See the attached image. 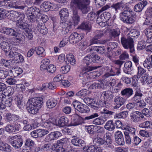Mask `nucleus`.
I'll use <instances>...</instances> for the list:
<instances>
[{
    "mask_svg": "<svg viewBox=\"0 0 152 152\" xmlns=\"http://www.w3.org/2000/svg\"><path fill=\"white\" fill-rule=\"evenodd\" d=\"M80 29L90 31L91 29V26L90 24L87 22H83L78 27Z\"/></svg>",
    "mask_w": 152,
    "mask_h": 152,
    "instance_id": "c756f323",
    "label": "nucleus"
},
{
    "mask_svg": "<svg viewBox=\"0 0 152 152\" xmlns=\"http://www.w3.org/2000/svg\"><path fill=\"white\" fill-rule=\"evenodd\" d=\"M87 94V90L85 89H82L78 92L76 95L79 96L84 97L86 96Z\"/></svg>",
    "mask_w": 152,
    "mask_h": 152,
    "instance_id": "603ef678",
    "label": "nucleus"
},
{
    "mask_svg": "<svg viewBox=\"0 0 152 152\" xmlns=\"http://www.w3.org/2000/svg\"><path fill=\"white\" fill-rule=\"evenodd\" d=\"M121 42L123 47L125 49H129L131 53H133L134 50V41L131 37L126 38L122 37L121 38Z\"/></svg>",
    "mask_w": 152,
    "mask_h": 152,
    "instance_id": "6e6552de",
    "label": "nucleus"
},
{
    "mask_svg": "<svg viewBox=\"0 0 152 152\" xmlns=\"http://www.w3.org/2000/svg\"><path fill=\"white\" fill-rule=\"evenodd\" d=\"M7 71L3 70H0V79H3L6 78L8 75Z\"/></svg>",
    "mask_w": 152,
    "mask_h": 152,
    "instance_id": "13d9d810",
    "label": "nucleus"
},
{
    "mask_svg": "<svg viewBox=\"0 0 152 152\" xmlns=\"http://www.w3.org/2000/svg\"><path fill=\"white\" fill-rule=\"evenodd\" d=\"M83 150L86 152H94L95 148L93 145L88 147V146H85L83 148Z\"/></svg>",
    "mask_w": 152,
    "mask_h": 152,
    "instance_id": "5fc2aeb1",
    "label": "nucleus"
},
{
    "mask_svg": "<svg viewBox=\"0 0 152 152\" xmlns=\"http://www.w3.org/2000/svg\"><path fill=\"white\" fill-rule=\"evenodd\" d=\"M152 58H146L144 61L143 65L144 67L149 69L152 67Z\"/></svg>",
    "mask_w": 152,
    "mask_h": 152,
    "instance_id": "f704fd0d",
    "label": "nucleus"
},
{
    "mask_svg": "<svg viewBox=\"0 0 152 152\" xmlns=\"http://www.w3.org/2000/svg\"><path fill=\"white\" fill-rule=\"evenodd\" d=\"M132 66V63L131 61H129L126 62L124 65V72L128 74L131 73V68Z\"/></svg>",
    "mask_w": 152,
    "mask_h": 152,
    "instance_id": "bb28decb",
    "label": "nucleus"
},
{
    "mask_svg": "<svg viewBox=\"0 0 152 152\" xmlns=\"http://www.w3.org/2000/svg\"><path fill=\"white\" fill-rule=\"evenodd\" d=\"M100 58H84L82 61L86 64V66L83 67V71H85L86 72L97 69L98 67L90 66L88 65L92 63H101Z\"/></svg>",
    "mask_w": 152,
    "mask_h": 152,
    "instance_id": "423d86ee",
    "label": "nucleus"
},
{
    "mask_svg": "<svg viewBox=\"0 0 152 152\" xmlns=\"http://www.w3.org/2000/svg\"><path fill=\"white\" fill-rule=\"evenodd\" d=\"M28 26H27L28 27ZM27 28L25 29L26 30V32L25 33V35L27 38L29 40H32L33 38V35L32 34V32L31 31H30L29 30L27 29Z\"/></svg>",
    "mask_w": 152,
    "mask_h": 152,
    "instance_id": "4d7b16f0",
    "label": "nucleus"
},
{
    "mask_svg": "<svg viewBox=\"0 0 152 152\" xmlns=\"http://www.w3.org/2000/svg\"><path fill=\"white\" fill-rule=\"evenodd\" d=\"M56 67L55 65L50 64L48 66L47 71L50 73H53L56 71Z\"/></svg>",
    "mask_w": 152,
    "mask_h": 152,
    "instance_id": "3c124183",
    "label": "nucleus"
},
{
    "mask_svg": "<svg viewBox=\"0 0 152 152\" xmlns=\"http://www.w3.org/2000/svg\"><path fill=\"white\" fill-rule=\"evenodd\" d=\"M83 37L82 34L74 32L72 34L69 36V40L72 43H77L80 41Z\"/></svg>",
    "mask_w": 152,
    "mask_h": 152,
    "instance_id": "2eb2a0df",
    "label": "nucleus"
},
{
    "mask_svg": "<svg viewBox=\"0 0 152 152\" xmlns=\"http://www.w3.org/2000/svg\"><path fill=\"white\" fill-rule=\"evenodd\" d=\"M104 48L103 46H95L93 48V50L96 51L98 53L103 54L104 53Z\"/></svg>",
    "mask_w": 152,
    "mask_h": 152,
    "instance_id": "79ce46f5",
    "label": "nucleus"
},
{
    "mask_svg": "<svg viewBox=\"0 0 152 152\" xmlns=\"http://www.w3.org/2000/svg\"><path fill=\"white\" fill-rule=\"evenodd\" d=\"M132 137H133V139L132 142L135 146L138 145L142 141L140 138L136 135Z\"/></svg>",
    "mask_w": 152,
    "mask_h": 152,
    "instance_id": "a18cd8bd",
    "label": "nucleus"
},
{
    "mask_svg": "<svg viewBox=\"0 0 152 152\" xmlns=\"http://www.w3.org/2000/svg\"><path fill=\"white\" fill-rule=\"evenodd\" d=\"M19 119V117L15 115L7 113L6 115V119L7 121H15Z\"/></svg>",
    "mask_w": 152,
    "mask_h": 152,
    "instance_id": "2f4dec72",
    "label": "nucleus"
},
{
    "mask_svg": "<svg viewBox=\"0 0 152 152\" xmlns=\"http://www.w3.org/2000/svg\"><path fill=\"white\" fill-rule=\"evenodd\" d=\"M43 99L40 97H36L29 99L27 103V109L30 113L35 114L42 106Z\"/></svg>",
    "mask_w": 152,
    "mask_h": 152,
    "instance_id": "20e7f679",
    "label": "nucleus"
},
{
    "mask_svg": "<svg viewBox=\"0 0 152 152\" xmlns=\"http://www.w3.org/2000/svg\"><path fill=\"white\" fill-rule=\"evenodd\" d=\"M104 128L109 131H113L115 129V126L113 120L107 121L104 126Z\"/></svg>",
    "mask_w": 152,
    "mask_h": 152,
    "instance_id": "393cba45",
    "label": "nucleus"
},
{
    "mask_svg": "<svg viewBox=\"0 0 152 152\" xmlns=\"http://www.w3.org/2000/svg\"><path fill=\"white\" fill-rule=\"evenodd\" d=\"M125 102V100L122 97L120 96H115L114 99V109H116L119 108L123 105Z\"/></svg>",
    "mask_w": 152,
    "mask_h": 152,
    "instance_id": "ddd939ff",
    "label": "nucleus"
},
{
    "mask_svg": "<svg viewBox=\"0 0 152 152\" xmlns=\"http://www.w3.org/2000/svg\"><path fill=\"white\" fill-rule=\"evenodd\" d=\"M0 46L1 49L4 50L6 54V56H8L7 55V53L8 52V55L10 54L9 52V44L5 41H3L0 43Z\"/></svg>",
    "mask_w": 152,
    "mask_h": 152,
    "instance_id": "5701e85b",
    "label": "nucleus"
},
{
    "mask_svg": "<svg viewBox=\"0 0 152 152\" xmlns=\"http://www.w3.org/2000/svg\"><path fill=\"white\" fill-rule=\"evenodd\" d=\"M108 47L107 49L108 50H111L114 49L117 47V43L113 42H110L108 43Z\"/></svg>",
    "mask_w": 152,
    "mask_h": 152,
    "instance_id": "09e8293b",
    "label": "nucleus"
},
{
    "mask_svg": "<svg viewBox=\"0 0 152 152\" xmlns=\"http://www.w3.org/2000/svg\"><path fill=\"white\" fill-rule=\"evenodd\" d=\"M142 114L148 117H150L151 116V113L149 110L146 108H145L142 110Z\"/></svg>",
    "mask_w": 152,
    "mask_h": 152,
    "instance_id": "69168bd1",
    "label": "nucleus"
},
{
    "mask_svg": "<svg viewBox=\"0 0 152 152\" xmlns=\"http://www.w3.org/2000/svg\"><path fill=\"white\" fill-rule=\"evenodd\" d=\"M11 72H13L15 73V75L18 76L23 72V70L20 67L16 66L12 70H10Z\"/></svg>",
    "mask_w": 152,
    "mask_h": 152,
    "instance_id": "a19ab883",
    "label": "nucleus"
},
{
    "mask_svg": "<svg viewBox=\"0 0 152 152\" xmlns=\"http://www.w3.org/2000/svg\"><path fill=\"white\" fill-rule=\"evenodd\" d=\"M139 133L141 136L143 137H148L149 136V133L147 131L144 130H140Z\"/></svg>",
    "mask_w": 152,
    "mask_h": 152,
    "instance_id": "338daca9",
    "label": "nucleus"
},
{
    "mask_svg": "<svg viewBox=\"0 0 152 152\" xmlns=\"http://www.w3.org/2000/svg\"><path fill=\"white\" fill-rule=\"evenodd\" d=\"M145 42L143 41H141L138 42L137 45L138 50H141L145 48L146 46Z\"/></svg>",
    "mask_w": 152,
    "mask_h": 152,
    "instance_id": "774afa93",
    "label": "nucleus"
},
{
    "mask_svg": "<svg viewBox=\"0 0 152 152\" xmlns=\"http://www.w3.org/2000/svg\"><path fill=\"white\" fill-rule=\"evenodd\" d=\"M7 18L12 21L17 20L16 24L18 27L22 29L26 28L28 26L27 23L25 22V15L16 11H12L7 15Z\"/></svg>",
    "mask_w": 152,
    "mask_h": 152,
    "instance_id": "7ed1b4c3",
    "label": "nucleus"
},
{
    "mask_svg": "<svg viewBox=\"0 0 152 152\" xmlns=\"http://www.w3.org/2000/svg\"><path fill=\"white\" fill-rule=\"evenodd\" d=\"M89 0H71L70 4L73 11L72 19L75 25L79 23L80 18L78 15L77 8L80 10L83 14H87L90 11Z\"/></svg>",
    "mask_w": 152,
    "mask_h": 152,
    "instance_id": "f257e3e1",
    "label": "nucleus"
},
{
    "mask_svg": "<svg viewBox=\"0 0 152 152\" xmlns=\"http://www.w3.org/2000/svg\"><path fill=\"white\" fill-rule=\"evenodd\" d=\"M53 5V4L50 2L45 1L41 4V6L42 8H43V10L47 12L51 9Z\"/></svg>",
    "mask_w": 152,
    "mask_h": 152,
    "instance_id": "7c9ffc66",
    "label": "nucleus"
},
{
    "mask_svg": "<svg viewBox=\"0 0 152 152\" xmlns=\"http://www.w3.org/2000/svg\"><path fill=\"white\" fill-rule=\"evenodd\" d=\"M136 129L133 127H127L126 131L124 132L126 143L130 145L132 142V138L135 135Z\"/></svg>",
    "mask_w": 152,
    "mask_h": 152,
    "instance_id": "0eeeda50",
    "label": "nucleus"
},
{
    "mask_svg": "<svg viewBox=\"0 0 152 152\" xmlns=\"http://www.w3.org/2000/svg\"><path fill=\"white\" fill-rule=\"evenodd\" d=\"M144 33L148 38H152V28H146L144 30Z\"/></svg>",
    "mask_w": 152,
    "mask_h": 152,
    "instance_id": "de8ad7c7",
    "label": "nucleus"
},
{
    "mask_svg": "<svg viewBox=\"0 0 152 152\" xmlns=\"http://www.w3.org/2000/svg\"><path fill=\"white\" fill-rule=\"evenodd\" d=\"M27 17L28 20L31 22H34L37 20L36 15L30 12L27 13Z\"/></svg>",
    "mask_w": 152,
    "mask_h": 152,
    "instance_id": "c9c22d12",
    "label": "nucleus"
},
{
    "mask_svg": "<svg viewBox=\"0 0 152 152\" xmlns=\"http://www.w3.org/2000/svg\"><path fill=\"white\" fill-rule=\"evenodd\" d=\"M7 12V11L4 9H0V20L3 19L7 17V15L9 13Z\"/></svg>",
    "mask_w": 152,
    "mask_h": 152,
    "instance_id": "864d4df0",
    "label": "nucleus"
},
{
    "mask_svg": "<svg viewBox=\"0 0 152 152\" xmlns=\"http://www.w3.org/2000/svg\"><path fill=\"white\" fill-rule=\"evenodd\" d=\"M104 34L102 31L101 30L96 31L95 32V35L94 37L96 39H99L103 36Z\"/></svg>",
    "mask_w": 152,
    "mask_h": 152,
    "instance_id": "680f3d73",
    "label": "nucleus"
},
{
    "mask_svg": "<svg viewBox=\"0 0 152 152\" xmlns=\"http://www.w3.org/2000/svg\"><path fill=\"white\" fill-rule=\"evenodd\" d=\"M9 142L13 147L19 148L20 147L23 143V140L20 136L16 135L10 136L8 137Z\"/></svg>",
    "mask_w": 152,
    "mask_h": 152,
    "instance_id": "9d476101",
    "label": "nucleus"
},
{
    "mask_svg": "<svg viewBox=\"0 0 152 152\" xmlns=\"http://www.w3.org/2000/svg\"><path fill=\"white\" fill-rule=\"evenodd\" d=\"M99 116V115L97 113H95L92 114L90 116L85 117L84 118H82V119L84 121L86 120L89 121Z\"/></svg>",
    "mask_w": 152,
    "mask_h": 152,
    "instance_id": "49530a36",
    "label": "nucleus"
},
{
    "mask_svg": "<svg viewBox=\"0 0 152 152\" xmlns=\"http://www.w3.org/2000/svg\"><path fill=\"white\" fill-rule=\"evenodd\" d=\"M124 58H120L119 59L115 61L114 63L115 64L118 65L119 66V68L120 69L121 66L124 62Z\"/></svg>",
    "mask_w": 152,
    "mask_h": 152,
    "instance_id": "bf43d9fd",
    "label": "nucleus"
},
{
    "mask_svg": "<svg viewBox=\"0 0 152 152\" xmlns=\"http://www.w3.org/2000/svg\"><path fill=\"white\" fill-rule=\"evenodd\" d=\"M130 117L132 121L138 122L140 121L144 118V116L141 112L136 111L131 113Z\"/></svg>",
    "mask_w": 152,
    "mask_h": 152,
    "instance_id": "f8f14e48",
    "label": "nucleus"
},
{
    "mask_svg": "<svg viewBox=\"0 0 152 152\" xmlns=\"http://www.w3.org/2000/svg\"><path fill=\"white\" fill-rule=\"evenodd\" d=\"M28 12H30L35 15L37 16L38 14H40L42 13V11L39 9L35 7H32L29 8L28 9Z\"/></svg>",
    "mask_w": 152,
    "mask_h": 152,
    "instance_id": "473e14b6",
    "label": "nucleus"
},
{
    "mask_svg": "<svg viewBox=\"0 0 152 152\" xmlns=\"http://www.w3.org/2000/svg\"><path fill=\"white\" fill-rule=\"evenodd\" d=\"M113 96V93L110 91H107L103 92L102 94L101 98L103 97L105 100L111 99Z\"/></svg>",
    "mask_w": 152,
    "mask_h": 152,
    "instance_id": "cd10ccee",
    "label": "nucleus"
},
{
    "mask_svg": "<svg viewBox=\"0 0 152 152\" xmlns=\"http://www.w3.org/2000/svg\"><path fill=\"white\" fill-rule=\"evenodd\" d=\"M16 42L20 44H23L25 42V37L22 34H20L18 38H16Z\"/></svg>",
    "mask_w": 152,
    "mask_h": 152,
    "instance_id": "0e129e2a",
    "label": "nucleus"
},
{
    "mask_svg": "<svg viewBox=\"0 0 152 152\" xmlns=\"http://www.w3.org/2000/svg\"><path fill=\"white\" fill-rule=\"evenodd\" d=\"M122 1L113 3L111 6L115 13H118L123 9L124 11L120 14V18L124 23L132 24L134 22V20L131 17L132 11L129 8L124 7Z\"/></svg>",
    "mask_w": 152,
    "mask_h": 152,
    "instance_id": "f03ea898",
    "label": "nucleus"
},
{
    "mask_svg": "<svg viewBox=\"0 0 152 152\" xmlns=\"http://www.w3.org/2000/svg\"><path fill=\"white\" fill-rule=\"evenodd\" d=\"M121 94L122 96L128 98L132 95L133 90L130 88H126L121 91Z\"/></svg>",
    "mask_w": 152,
    "mask_h": 152,
    "instance_id": "4be33fe9",
    "label": "nucleus"
},
{
    "mask_svg": "<svg viewBox=\"0 0 152 152\" xmlns=\"http://www.w3.org/2000/svg\"><path fill=\"white\" fill-rule=\"evenodd\" d=\"M37 28L39 32L44 35L47 34L48 32V29L44 23L39 22L37 26Z\"/></svg>",
    "mask_w": 152,
    "mask_h": 152,
    "instance_id": "412c9836",
    "label": "nucleus"
},
{
    "mask_svg": "<svg viewBox=\"0 0 152 152\" xmlns=\"http://www.w3.org/2000/svg\"><path fill=\"white\" fill-rule=\"evenodd\" d=\"M128 115V111H124L117 114L116 116L118 118H125L127 117Z\"/></svg>",
    "mask_w": 152,
    "mask_h": 152,
    "instance_id": "c03bdc74",
    "label": "nucleus"
},
{
    "mask_svg": "<svg viewBox=\"0 0 152 152\" xmlns=\"http://www.w3.org/2000/svg\"><path fill=\"white\" fill-rule=\"evenodd\" d=\"M105 121V120L103 118L99 117L94 119L93 123L96 125H101L104 124Z\"/></svg>",
    "mask_w": 152,
    "mask_h": 152,
    "instance_id": "4c0bfd02",
    "label": "nucleus"
},
{
    "mask_svg": "<svg viewBox=\"0 0 152 152\" xmlns=\"http://www.w3.org/2000/svg\"><path fill=\"white\" fill-rule=\"evenodd\" d=\"M104 69L108 72L104 75L105 78L109 77L110 76L119 75L121 73V69L119 68H114L111 66H105Z\"/></svg>",
    "mask_w": 152,
    "mask_h": 152,
    "instance_id": "9b49d317",
    "label": "nucleus"
},
{
    "mask_svg": "<svg viewBox=\"0 0 152 152\" xmlns=\"http://www.w3.org/2000/svg\"><path fill=\"white\" fill-rule=\"evenodd\" d=\"M57 103V101L56 100L52 98L47 101L46 105L48 108H52L55 107Z\"/></svg>",
    "mask_w": 152,
    "mask_h": 152,
    "instance_id": "c85d7f7f",
    "label": "nucleus"
},
{
    "mask_svg": "<svg viewBox=\"0 0 152 152\" xmlns=\"http://www.w3.org/2000/svg\"><path fill=\"white\" fill-rule=\"evenodd\" d=\"M37 54L39 55L41 54L43 55L42 56H41V57L44 56H45V52L44 48L41 47H38L37 50L36 51Z\"/></svg>",
    "mask_w": 152,
    "mask_h": 152,
    "instance_id": "e2e57ef3",
    "label": "nucleus"
},
{
    "mask_svg": "<svg viewBox=\"0 0 152 152\" xmlns=\"http://www.w3.org/2000/svg\"><path fill=\"white\" fill-rule=\"evenodd\" d=\"M61 133L59 132H52L48 134L45 138V141L48 142L56 140L61 136Z\"/></svg>",
    "mask_w": 152,
    "mask_h": 152,
    "instance_id": "dca6fc26",
    "label": "nucleus"
},
{
    "mask_svg": "<svg viewBox=\"0 0 152 152\" xmlns=\"http://www.w3.org/2000/svg\"><path fill=\"white\" fill-rule=\"evenodd\" d=\"M93 142L97 145H102L106 142V141L100 137H98L93 140Z\"/></svg>",
    "mask_w": 152,
    "mask_h": 152,
    "instance_id": "ea45409f",
    "label": "nucleus"
},
{
    "mask_svg": "<svg viewBox=\"0 0 152 152\" xmlns=\"http://www.w3.org/2000/svg\"><path fill=\"white\" fill-rule=\"evenodd\" d=\"M142 96L143 94L140 88H136L135 94L132 98L131 100L134 102H138L141 100Z\"/></svg>",
    "mask_w": 152,
    "mask_h": 152,
    "instance_id": "a211bd4d",
    "label": "nucleus"
},
{
    "mask_svg": "<svg viewBox=\"0 0 152 152\" xmlns=\"http://www.w3.org/2000/svg\"><path fill=\"white\" fill-rule=\"evenodd\" d=\"M51 149L56 152H63L66 151V148L63 147H61L56 144H53L51 147Z\"/></svg>",
    "mask_w": 152,
    "mask_h": 152,
    "instance_id": "a878e982",
    "label": "nucleus"
},
{
    "mask_svg": "<svg viewBox=\"0 0 152 152\" xmlns=\"http://www.w3.org/2000/svg\"><path fill=\"white\" fill-rule=\"evenodd\" d=\"M17 124H16V123L12 124H8L5 128V130L10 133L18 131L19 130V128L18 127H17Z\"/></svg>",
    "mask_w": 152,
    "mask_h": 152,
    "instance_id": "aec40b11",
    "label": "nucleus"
},
{
    "mask_svg": "<svg viewBox=\"0 0 152 152\" xmlns=\"http://www.w3.org/2000/svg\"><path fill=\"white\" fill-rule=\"evenodd\" d=\"M3 33L7 35L17 37L18 33L14 29L10 28L5 27L3 29Z\"/></svg>",
    "mask_w": 152,
    "mask_h": 152,
    "instance_id": "6ab92c4d",
    "label": "nucleus"
},
{
    "mask_svg": "<svg viewBox=\"0 0 152 152\" xmlns=\"http://www.w3.org/2000/svg\"><path fill=\"white\" fill-rule=\"evenodd\" d=\"M68 122L67 118L65 116H62L56 121V124L58 126L63 127L69 125Z\"/></svg>",
    "mask_w": 152,
    "mask_h": 152,
    "instance_id": "f3484780",
    "label": "nucleus"
},
{
    "mask_svg": "<svg viewBox=\"0 0 152 152\" xmlns=\"http://www.w3.org/2000/svg\"><path fill=\"white\" fill-rule=\"evenodd\" d=\"M38 137H42L49 133V131L45 129H37Z\"/></svg>",
    "mask_w": 152,
    "mask_h": 152,
    "instance_id": "37998d69",
    "label": "nucleus"
},
{
    "mask_svg": "<svg viewBox=\"0 0 152 152\" xmlns=\"http://www.w3.org/2000/svg\"><path fill=\"white\" fill-rule=\"evenodd\" d=\"M59 14L61 18L60 24L62 28V31L67 33L72 27L71 23L65 20L69 16L68 10L66 8H63L60 11Z\"/></svg>",
    "mask_w": 152,
    "mask_h": 152,
    "instance_id": "39448f33",
    "label": "nucleus"
},
{
    "mask_svg": "<svg viewBox=\"0 0 152 152\" xmlns=\"http://www.w3.org/2000/svg\"><path fill=\"white\" fill-rule=\"evenodd\" d=\"M66 64H68L70 63L71 64L74 65L75 64L76 61L75 58H66Z\"/></svg>",
    "mask_w": 152,
    "mask_h": 152,
    "instance_id": "6e6d98bb",
    "label": "nucleus"
},
{
    "mask_svg": "<svg viewBox=\"0 0 152 152\" xmlns=\"http://www.w3.org/2000/svg\"><path fill=\"white\" fill-rule=\"evenodd\" d=\"M69 69L70 67L68 65L63 66L61 68L60 72L62 74H66L69 71Z\"/></svg>",
    "mask_w": 152,
    "mask_h": 152,
    "instance_id": "052dcab7",
    "label": "nucleus"
},
{
    "mask_svg": "<svg viewBox=\"0 0 152 152\" xmlns=\"http://www.w3.org/2000/svg\"><path fill=\"white\" fill-rule=\"evenodd\" d=\"M72 105L76 110L81 113H85L90 111L89 108L88 106L77 101L73 102Z\"/></svg>",
    "mask_w": 152,
    "mask_h": 152,
    "instance_id": "1a4fd4ad",
    "label": "nucleus"
},
{
    "mask_svg": "<svg viewBox=\"0 0 152 152\" xmlns=\"http://www.w3.org/2000/svg\"><path fill=\"white\" fill-rule=\"evenodd\" d=\"M152 125V122L150 121H145L139 124V127L145 128H151Z\"/></svg>",
    "mask_w": 152,
    "mask_h": 152,
    "instance_id": "e433bc0d",
    "label": "nucleus"
},
{
    "mask_svg": "<svg viewBox=\"0 0 152 152\" xmlns=\"http://www.w3.org/2000/svg\"><path fill=\"white\" fill-rule=\"evenodd\" d=\"M84 101L86 104L94 110H97L99 107V103L96 100L88 98L84 99Z\"/></svg>",
    "mask_w": 152,
    "mask_h": 152,
    "instance_id": "4468645a",
    "label": "nucleus"
},
{
    "mask_svg": "<svg viewBox=\"0 0 152 152\" xmlns=\"http://www.w3.org/2000/svg\"><path fill=\"white\" fill-rule=\"evenodd\" d=\"M12 98H8L7 99L5 98V99L2 102H4L5 105L6 107H10L12 104Z\"/></svg>",
    "mask_w": 152,
    "mask_h": 152,
    "instance_id": "8fccbe9b",
    "label": "nucleus"
},
{
    "mask_svg": "<svg viewBox=\"0 0 152 152\" xmlns=\"http://www.w3.org/2000/svg\"><path fill=\"white\" fill-rule=\"evenodd\" d=\"M103 21L105 22L107 21L111 17V14L108 12H105L102 14Z\"/></svg>",
    "mask_w": 152,
    "mask_h": 152,
    "instance_id": "58836bf2",
    "label": "nucleus"
},
{
    "mask_svg": "<svg viewBox=\"0 0 152 152\" xmlns=\"http://www.w3.org/2000/svg\"><path fill=\"white\" fill-rule=\"evenodd\" d=\"M10 150L11 147L10 145L7 144H4L0 140V150L7 151Z\"/></svg>",
    "mask_w": 152,
    "mask_h": 152,
    "instance_id": "72a5a7b5",
    "label": "nucleus"
},
{
    "mask_svg": "<svg viewBox=\"0 0 152 152\" xmlns=\"http://www.w3.org/2000/svg\"><path fill=\"white\" fill-rule=\"evenodd\" d=\"M52 120L51 118H49L48 120L43 122L42 125L43 126L48 129V130L50 131L53 129V124L52 122Z\"/></svg>",
    "mask_w": 152,
    "mask_h": 152,
    "instance_id": "b1692460",
    "label": "nucleus"
}]
</instances>
